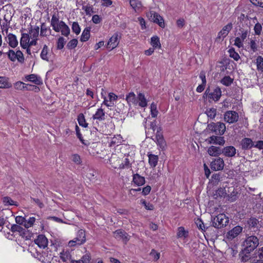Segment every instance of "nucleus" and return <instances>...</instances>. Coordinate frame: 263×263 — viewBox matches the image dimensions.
I'll return each instance as SVG.
<instances>
[{"instance_id": "nucleus-59", "label": "nucleus", "mask_w": 263, "mask_h": 263, "mask_svg": "<svg viewBox=\"0 0 263 263\" xmlns=\"http://www.w3.org/2000/svg\"><path fill=\"white\" fill-rule=\"evenodd\" d=\"M72 30L76 34H78L81 31L80 27L77 22H73L72 25Z\"/></svg>"}, {"instance_id": "nucleus-60", "label": "nucleus", "mask_w": 263, "mask_h": 263, "mask_svg": "<svg viewBox=\"0 0 263 263\" xmlns=\"http://www.w3.org/2000/svg\"><path fill=\"white\" fill-rule=\"evenodd\" d=\"M8 58L11 61H15L16 60V52H14L13 50H9V51L7 53Z\"/></svg>"}, {"instance_id": "nucleus-43", "label": "nucleus", "mask_w": 263, "mask_h": 263, "mask_svg": "<svg viewBox=\"0 0 263 263\" xmlns=\"http://www.w3.org/2000/svg\"><path fill=\"white\" fill-rule=\"evenodd\" d=\"M229 56L234 60L237 61L240 59V56L237 52L235 51L234 48L231 47L228 50Z\"/></svg>"}, {"instance_id": "nucleus-54", "label": "nucleus", "mask_w": 263, "mask_h": 263, "mask_svg": "<svg viewBox=\"0 0 263 263\" xmlns=\"http://www.w3.org/2000/svg\"><path fill=\"white\" fill-rule=\"evenodd\" d=\"M78 44V40L77 39H72L70 40L67 45V47L69 49L74 48Z\"/></svg>"}, {"instance_id": "nucleus-58", "label": "nucleus", "mask_w": 263, "mask_h": 263, "mask_svg": "<svg viewBox=\"0 0 263 263\" xmlns=\"http://www.w3.org/2000/svg\"><path fill=\"white\" fill-rule=\"evenodd\" d=\"M48 29L44 24H42L41 27L40 35L42 36H46L48 35L47 33Z\"/></svg>"}, {"instance_id": "nucleus-10", "label": "nucleus", "mask_w": 263, "mask_h": 263, "mask_svg": "<svg viewBox=\"0 0 263 263\" xmlns=\"http://www.w3.org/2000/svg\"><path fill=\"white\" fill-rule=\"evenodd\" d=\"M119 34L118 33H115L110 38L107 44V48L110 50L115 48L119 44Z\"/></svg>"}, {"instance_id": "nucleus-21", "label": "nucleus", "mask_w": 263, "mask_h": 263, "mask_svg": "<svg viewBox=\"0 0 263 263\" xmlns=\"http://www.w3.org/2000/svg\"><path fill=\"white\" fill-rule=\"evenodd\" d=\"M223 153L226 156L231 157L234 156L236 154V149L234 146H229L224 147L222 151Z\"/></svg>"}, {"instance_id": "nucleus-61", "label": "nucleus", "mask_w": 263, "mask_h": 263, "mask_svg": "<svg viewBox=\"0 0 263 263\" xmlns=\"http://www.w3.org/2000/svg\"><path fill=\"white\" fill-rule=\"evenodd\" d=\"M141 203L144 206L146 210H153L154 209V206L152 204L150 203H147L145 200H141Z\"/></svg>"}, {"instance_id": "nucleus-7", "label": "nucleus", "mask_w": 263, "mask_h": 263, "mask_svg": "<svg viewBox=\"0 0 263 263\" xmlns=\"http://www.w3.org/2000/svg\"><path fill=\"white\" fill-rule=\"evenodd\" d=\"M239 119L238 114L232 110L227 111L224 115V120L229 123L236 122Z\"/></svg>"}, {"instance_id": "nucleus-56", "label": "nucleus", "mask_w": 263, "mask_h": 263, "mask_svg": "<svg viewBox=\"0 0 263 263\" xmlns=\"http://www.w3.org/2000/svg\"><path fill=\"white\" fill-rule=\"evenodd\" d=\"M11 231L12 232H18L20 234L21 232H22L24 231V228L19 225L13 224L11 226Z\"/></svg>"}, {"instance_id": "nucleus-63", "label": "nucleus", "mask_w": 263, "mask_h": 263, "mask_svg": "<svg viewBox=\"0 0 263 263\" xmlns=\"http://www.w3.org/2000/svg\"><path fill=\"white\" fill-rule=\"evenodd\" d=\"M220 180V175L219 174H213L212 176V182L214 184H217Z\"/></svg>"}, {"instance_id": "nucleus-38", "label": "nucleus", "mask_w": 263, "mask_h": 263, "mask_svg": "<svg viewBox=\"0 0 263 263\" xmlns=\"http://www.w3.org/2000/svg\"><path fill=\"white\" fill-rule=\"evenodd\" d=\"M177 236L178 238H186L188 236V231L185 230L183 227H180L178 229Z\"/></svg>"}, {"instance_id": "nucleus-33", "label": "nucleus", "mask_w": 263, "mask_h": 263, "mask_svg": "<svg viewBox=\"0 0 263 263\" xmlns=\"http://www.w3.org/2000/svg\"><path fill=\"white\" fill-rule=\"evenodd\" d=\"M156 140L157 144L161 149H164L166 145V143L163 138V135L161 134H157L156 135Z\"/></svg>"}, {"instance_id": "nucleus-13", "label": "nucleus", "mask_w": 263, "mask_h": 263, "mask_svg": "<svg viewBox=\"0 0 263 263\" xmlns=\"http://www.w3.org/2000/svg\"><path fill=\"white\" fill-rule=\"evenodd\" d=\"M58 31H55L57 32L61 31L62 35L67 36L70 33V29L68 26L62 21H60V23L58 26Z\"/></svg>"}, {"instance_id": "nucleus-42", "label": "nucleus", "mask_w": 263, "mask_h": 263, "mask_svg": "<svg viewBox=\"0 0 263 263\" xmlns=\"http://www.w3.org/2000/svg\"><path fill=\"white\" fill-rule=\"evenodd\" d=\"M227 193L225 188H219L216 191L215 194L214 195L215 198L220 197H224L226 196Z\"/></svg>"}, {"instance_id": "nucleus-29", "label": "nucleus", "mask_w": 263, "mask_h": 263, "mask_svg": "<svg viewBox=\"0 0 263 263\" xmlns=\"http://www.w3.org/2000/svg\"><path fill=\"white\" fill-rule=\"evenodd\" d=\"M239 37L240 40H242L243 41L246 39L248 36H249L250 33V29L249 28H241L239 30Z\"/></svg>"}, {"instance_id": "nucleus-19", "label": "nucleus", "mask_w": 263, "mask_h": 263, "mask_svg": "<svg viewBox=\"0 0 263 263\" xmlns=\"http://www.w3.org/2000/svg\"><path fill=\"white\" fill-rule=\"evenodd\" d=\"M9 79L6 77H0V88L7 89L12 87V84L9 81Z\"/></svg>"}, {"instance_id": "nucleus-20", "label": "nucleus", "mask_w": 263, "mask_h": 263, "mask_svg": "<svg viewBox=\"0 0 263 263\" xmlns=\"http://www.w3.org/2000/svg\"><path fill=\"white\" fill-rule=\"evenodd\" d=\"M27 81L34 83L36 85L42 84V80L41 77L34 74H31L26 76Z\"/></svg>"}, {"instance_id": "nucleus-2", "label": "nucleus", "mask_w": 263, "mask_h": 263, "mask_svg": "<svg viewBox=\"0 0 263 263\" xmlns=\"http://www.w3.org/2000/svg\"><path fill=\"white\" fill-rule=\"evenodd\" d=\"M204 95L208 98L209 101H214L217 102L219 101L221 96V90L219 87L217 86L211 91L210 87L206 88Z\"/></svg>"}, {"instance_id": "nucleus-55", "label": "nucleus", "mask_w": 263, "mask_h": 263, "mask_svg": "<svg viewBox=\"0 0 263 263\" xmlns=\"http://www.w3.org/2000/svg\"><path fill=\"white\" fill-rule=\"evenodd\" d=\"M254 30L256 35H260L262 31L261 25L259 23H256L254 26Z\"/></svg>"}, {"instance_id": "nucleus-32", "label": "nucleus", "mask_w": 263, "mask_h": 263, "mask_svg": "<svg viewBox=\"0 0 263 263\" xmlns=\"http://www.w3.org/2000/svg\"><path fill=\"white\" fill-rule=\"evenodd\" d=\"M40 28L39 26H36L34 28L31 27L29 30V36L30 39H37L39 34Z\"/></svg>"}, {"instance_id": "nucleus-23", "label": "nucleus", "mask_w": 263, "mask_h": 263, "mask_svg": "<svg viewBox=\"0 0 263 263\" xmlns=\"http://www.w3.org/2000/svg\"><path fill=\"white\" fill-rule=\"evenodd\" d=\"M126 100L129 105H136L138 104L137 98L134 92H130L126 95Z\"/></svg>"}, {"instance_id": "nucleus-40", "label": "nucleus", "mask_w": 263, "mask_h": 263, "mask_svg": "<svg viewBox=\"0 0 263 263\" xmlns=\"http://www.w3.org/2000/svg\"><path fill=\"white\" fill-rule=\"evenodd\" d=\"M233 80L230 76H225L220 80V83L223 85L229 86L233 83Z\"/></svg>"}, {"instance_id": "nucleus-11", "label": "nucleus", "mask_w": 263, "mask_h": 263, "mask_svg": "<svg viewBox=\"0 0 263 263\" xmlns=\"http://www.w3.org/2000/svg\"><path fill=\"white\" fill-rule=\"evenodd\" d=\"M242 231V228L240 226H236L229 231L227 234V237L230 240H232L237 237Z\"/></svg>"}, {"instance_id": "nucleus-16", "label": "nucleus", "mask_w": 263, "mask_h": 263, "mask_svg": "<svg viewBox=\"0 0 263 263\" xmlns=\"http://www.w3.org/2000/svg\"><path fill=\"white\" fill-rule=\"evenodd\" d=\"M241 144L243 149H251L254 146V142L251 139L248 138H243L241 140Z\"/></svg>"}, {"instance_id": "nucleus-51", "label": "nucleus", "mask_w": 263, "mask_h": 263, "mask_svg": "<svg viewBox=\"0 0 263 263\" xmlns=\"http://www.w3.org/2000/svg\"><path fill=\"white\" fill-rule=\"evenodd\" d=\"M258 223V220L255 218H251L248 221V224L249 225V227L251 228H255L257 227Z\"/></svg>"}, {"instance_id": "nucleus-12", "label": "nucleus", "mask_w": 263, "mask_h": 263, "mask_svg": "<svg viewBox=\"0 0 263 263\" xmlns=\"http://www.w3.org/2000/svg\"><path fill=\"white\" fill-rule=\"evenodd\" d=\"M109 160L110 164L115 168H119L120 163L122 161L120 157L116 154H112Z\"/></svg>"}, {"instance_id": "nucleus-5", "label": "nucleus", "mask_w": 263, "mask_h": 263, "mask_svg": "<svg viewBox=\"0 0 263 263\" xmlns=\"http://www.w3.org/2000/svg\"><path fill=\"white\" fill-rule=\"evenodd\" d=\"M86 241L85 232L83 230H80L78 232L77 237L73 240L68 242L70 247H74L76 245H81L84 243Z\"/></svg>"}, {"instance_id": "nucleus-27", "label": "nucleus", "mask_w": 263, "mask_h": 263, "mask_svg": "<svg viewBox=\"0 0 263 263\" xmlns=\"http://www.w3.org/2000/svg\"><path fill=\"white\" fill-rule=\"evenodd\" d=\"M130 5L136 12L140 11L142 8V4L139 0H130Z\"/></svg>"}, {"instance_id": "nucleus-47", "label": "nucleus", "mask_w": 263, "mask_h": 263, "mask_svg": "<svg viewBox=\"0 0 263 263\" xmlns=\"http://www.w3.org/2000/svg\"><path fill=\"white\" fill-rule=\"evenodd\" d=\"M196 224L199 229L202 231H205L208 227H205L203 221L200 218H197L195 221Z\"/></svg>"}, {"instance_id": "nucleus-15", "label": "nucleus", "mask_w": 263, "mask_h": 263, "mask_svg": "<svg viewBox=\"0 0 263 263\" xmlns=\"http://www.w3.org/2000/svg\"><path fill=\"white\" fill-rule=\"evenodd\" d=\"M7 38L9 45L12 48H15L18 45V41L16 36L14 34L9 33Z\"/></svg>"}, {"instance_id": "nucleus-25", "label": "nucleus", "mask_w": 263, "mask_h": 263, "mask_svg": "<svg viewBox=\"0 0 263 263\" xmlns=\"http://www.w3.org/2000/svg\"><path fill=\"white\" fill-rule=\"evenodd\" d=\"M208 153L210 156H216L222 153V150L219 147L211 146L208 148Z\"/></svg>"}, {"instance_id": "nucleus-46", "label": "nucleus", "mask_w": 263, "mask_h": 263, "mask_svg": "<svg viewBox=\"0 0 263 263\" xmlns=\"http://www.w3.org/2000/svg\"><path fill=\"white\" fill-rule=\"evenodd\" d=\"M82 9L85 11L87 15H91L94 13L92 6L89 5L83 6Z\"/></svg>"}, {"instance_id": "nucleus-24", "label": "nucleus", "mask_w": 263, "mask_h": 263, "mask_svg": "<svg viewBox=\"0 0 263 263\" xmlns=\"http://www.w3.org/2000/svg\"><path fill=\"white\" fill-rule=\"evenodd\" d=\"M133 181L138 186H141L145 183L144 177L141 176L138 174H136L133 175Z\"/></svg>"}, {"instance_id": "nucleus-8", "label": "nucleus", "mask_w": 263, "mask_h": 263, "mask_svg": "<svg viewBox=\"0 0 263 263\" xmlns=\"http://www.w3.org/2000/svg\"><path fill=\"white\" fill-rule=\"evenodd\" d=\"M224 161L221 158L214 159L211 163V168L214 171H220L223 168Z\"/></svg>"}, {"instance_id": "nucleus-35", "label": "nucleus", "mask_w": 263, "mask_h": 263, "mask_svg": "<svg viewBox=\"0 0 263 263\" xmlns=\"http://www.w3.org/2000/svg\"><path fill=\"white\" fill-rule=\"evenodd\" d=\"M28 86H30L31 85L25 84L21 81H18L14 84V88L16 90H23L25 89L26 90H29L30 89L28 88Z\"/></svg>"}, {"instance_id": "nucleus-49", "label": "nucleus", "mask_w": 263, "mask_h": 263, "mask_svg": "<svg viewBox=\"0 0 263 263\" xmlns=\"http://www.w3.org/2000/svg\"><path fill=\"white\" fill-rule=\"evenodd\" d=\"M131 164L130 163V161L129 159L127 158H125L124 161H121L120 163L119 168L123 169L124 168H129L130 167Z\"/></svg>"}, {"instance_id": "nucleus-57", "label": "nucleus", "mask_w": 263, "mask_h": 263, "mask_svg": "<svg viewBox=\"0 0 263 263\" xmlns=\"http://www.w3.org/2000/svg\"><path fill=\"white\" fill-rule=\"evenodd\" d=\"M65 39L63 37H60L58 39L57 42V49H62L63 48L64 45L65 44Z\"/></svg>"}, {"instance_id": "nucleus-26", "label": "nucleus", "mask_w": 263, "mask_h": 263, "mask_svg": "<svg viewBox=\"0 0 263 263\" xmlns=\"http://www.w3.org/2000/svg\"><path fill=\"white\" fill-rule=\"evenodd\" d=\"M148 163L152 167H155L157 165L158 156L153 154H148Z\"/></svg>"}, {"instance_id": "nucleus-50", "label": "nucleus", "mask_w": 263, "mask_h": 263, "mask_svg": "<svg viewBox=\"0 0 263 263\" xmlns=\"http://www.w3.org/2000/svg\"><path fill=\"white\" fill-rule=\"evenodd\" d=\"M151 112L152 117L155 118L157 116L158 111L157 109V105L154 102H153L151 105Z\"/></svg>"}, {"instance_id": "nucleus-17", "label": "nucleus", "mask_w": 263, "mask_h": 263, "mask_svg": "<svg viewBox=\"0 0 263 263\" xmlns=\"http://www.w3.org/2000/svg\"><path fill=\"white\" fill-rule=\"evenodd\" d=\"M209 143L211 144H219L222 145L225 143V140L223 137H218L212 136L209 138Z\"/></svg>"}, {"instance_id": "nucleus-53", "label": "nucleus", "mask_w": 263, "mask_h": 263, "mask_svg": "<svg viewBox=\"0 0 263 263\" xmlns=\"http://www.w3.org/2000/svg\"><path fill=\"white\" fill-rule=\"evenodd\" d=\"M35 220V218L34 217H30L28 220H26L25 223V227L26 228H29L30 227H31Z\"/></svg>"}, {"instance_id": "nucleus-44", "label": "nucleus", "mask_w": 263, "mask_h": 263, "mask_svg": "<svg viewBox=\"0 0 263 263\" xmlns=\"http://www.w3.org/2000/svg\"><path fill=\"white\" fill-rule=\"evenodd\" d=\"M48 48L47 45H45L43 47V48L42 50L41 53V58L45 61H49V58L48 56Z\"/></svg>"}, {"instance_id": "nucleus-52", "label": "nucleus", "mask_w": 263, "mask_h": 263, "mask_svg": "<svg viewBox=\"0 0 263 263\" xmlns=\"http://www.w3.org/2000/svg\"><path fill=\"white\" fill-rule=\"evenodd\" d=\"M229 33L227 32L226 31L223 30L222 29L218 32L217 37L216 38L217 40H223L224 37H226Z\"/></svg>"}, {"instance_id": "nucleus-22", "label": "nucleus", "mask_w": 263, "mask_h": 263, "mask_svg": "<svg viewBox=\"0 0 263 263\" xmlns=\"http://www.w3.org/2000/svg\"><path fill=\"white\" fill-rule=\"evenodd\" d=\"M138 105L142 108L147 106V101L144 94L139 93L137 96Z\"/></svg>"}, {"instance_id": "nucleus-36", "label": "nucleus", "mask_w": 263, "mask_h": 263, "mask_svg": "<svg viewBox=\"0 0 263 263\" xmlns=\"http://www.w3.org/2000/svg\"><path fill=\"white\" fill-rule=\"evenodd\" d=\"M151 44L154 48H161L159 38L157 36H154L151 37Z\"/></svg>"}, {"instance_id": "nucleus-31", "label": "nucleus", "mask_w": 263, "mask_h": 263, "mask_svg": "<svg viewBox=\"0 0 263 263\" xmlns=\"http://www.w3.org/2000/svg\"><path fill=\"white\" fill-rule=\"evenodd\" d=\"M122 141V138L121 135H117V136H115L114 137L111 138L109 142L110 146H111L116 144L119 145V144L121 143Z\"/></svg>"}, {"instance_id": "nucleus-37", "label": "nucleus", "mask_w": 263, "mask_h": 263, "mask_svg": "<svg viewBox=\"0 0 263 263\" xmlns=\"http://www.w3.org/2000/svg\"><path fill=\"white\" fill-rule=\"evenodd\" d=\"M250 253L245 252V249L240 253L239 256L241 261L242 262H247L251 259Z\"/></svg>"}, {"instance_id": "nucleus-4", "label": "nucleus", "mask_w": 263, "mask_h": 263, "mask_svg": "<svg viewBox=\"0 0 263 263\" xmlns=\"http://www.w3.org/2000/svg\"><path fill=\"white\" fill-rule=\"evenodd\" d=\"M209 129L217 135H222L226 131V125L223 123L217 122L208 125Z\"/></svg>"}, {"instance_id": "nucleus-14", "label": "nucleus", "mask_w": 263, "mask_h": 263, "mask_svg": "<svg viewBox=\"0 0 263 263\" xmlns=\"http://www.w3.org/2000/svg\"><path fill=\"white\" fill-rule=\"evenodd\" d=\"M35 243L40 248H45L47 246L48 240L46 237L43 235H40L37 238L34 240Z\"/></svg>"}, {"instance_id": "nucleus-9", "label": "nucleus", "mask_w": 263, "mask_h": 263, "mask_svg": "<svg viewBox=\"0 0 263 263\" xmlns=\"http://www.w3.org/2000/svg\"><path fill=\"white\" fill-rule=\"evenodd\" d=\"M114 236L118 240H122L126 242L129 240V236L124 231L117 230L114 232Z\"/></svg>"}, {"instance_id": "nucleus-39", "label": "nucleus", "mask_w": 263, "mask_h": 263, "mask_svg": "<svg viewBox=\"0 0 263 263\" xmlns=\"http://www.w3.org/2000/svg\"><path fill=\"white\" fill-rule=\"evenodd\" d=\"M3 201L5 205H18L16 201L13 200L10 197L8 196L4 197L3 198Z\"/></svg>"}, {"instance_id": "nucleus-34", "label": "nucleus", "mask_w": 263, "mask_h": 263, "mask_svg": "<svg viewBox=\"0 0 263 263\" xmlns=\"http://www.w3.org/2000/svg\"><path fill=\"white\" fill-rule=\"evenodd\" d=\"M90 27H86L85 28L81 35L80 40L81 42H86L88 40L90 37Z\"/></svg>"}, {"instance_id": "nucleus-62", "label": "nucleus", "mask_w": 263, "mask_h": 263, "mask_svg": "<svg viewBox=\"0 0 263 263\" xmlns=\"http://www.w3.org/2000/svg\"><path fill=\"white\" fill-rule=\"evenodd\" d=\"M17 60L20 63H23L24 58L22 52L20 50H17L16 52V60Z\"/></svg>"}, {"instance_id": "nucleus-45", "label": "nucleus", "mask_w": 263, "mask_h": 263, "mask_svg": "<svg viewBox=\"0 0 263 263\" xmlns=\"http://www.w3.org/2000/svg\"><path fill=\"white\" fill-rule=\"evenodd\" d=\"M78 121L80 126L84 127H86L87 126L88 124L86 122L85 117L83 114L79 115L78 117Z\"/></svg>"}, {"instance_id": "nucleus-41", "label": "nucleus", "mask_w": 263, "mask_h": 263, "mask_svg": "<svg viewBox=\"0 0 263 263\" xmlns=\"http://www.w3.org/2000/svg\"><path fill=\"white\" fill-rule=\"evenodd\" d=\"M256 60L257 70L261 72H263V58L259 55L257 57Z\"/></svg>"}, {"instance_id": "nucleus-3", "label": "nucleus", "mask_w": 263, "mask_h": 263, "mask_svg": "<svg viewBox=\"0 0 263 263\" xmlns=\"http://www.w3.org/2000/svg\"><path fill=\"white\" fill-rule=\"evenodd\" d=\"M229 223V218L224 214H220L212 220L213 226L217 229H220Z\"/></svg>"}, {"instance_id": "nucleus-28", "label": "nucleus", "mask_w": 263, "mask_h": 263, "mask_svg": "<svg viewBox=\"0 0 263 263\" xmlns=\"http://www.w3.org/2000/svg\"><path fill=\"white\" fill-rule=\"evenodd\" d=\"M105 112L102 108H99L97 110L96 114L93 115L92 118L93 119L102 121L105 120Z\"/></svg>"}, {"instance_id": "nucleus-48", "label": "nucleus", "mask_w": 263, "mask_h": 263, "mask_svg": "<svg viewBox=\"0 0 263 263\" xmlns=\"http://www.w3.org/2000/svg\"><path fill=\"white\" fill-rule=\"evenodd\" d=\"M216 111H217L215 108H211L206 110V114L208 117L213 119L216 115Z\"/></svg>"}, {"instance_id": "nucleus-18", "label": "nucleus", "mask_w": 263, "mask_h": 263, "mask_svg": "<svg viewBox=\"0 0 263 263\" xmlns=\"http://www.w3.org/2000/svg\"><path fill=\"white\" fill-rule=\"evenodd\" d=\"M30 37L28 33H23L22 34V37L20 41V45L22 48L26 49L28 47Z\"/></svg>"}, {"instance_id": "nucleus-30", "label": "nucleus", "mask_w": 263, "mask_h": 263, "mask_svg": "<svg viewBox=\"0 0 263 263\" xmlns=\"http://www.w3.org/2000/svg\"><path fill=\"white\" fill-rule=\"evenodd\" d=\"M59 17L55 14H53L51 20V26L54 31H58V26L60 24Z\"/></svg>"}, {"instance_id": "nucleus-64", "label": "nucleus", "mask_w": 263, "mask_h": 263, "mask_svg": "<svg viewBox=\"0 0 263 263\" xmlns=\"http://www.w3.org/2000/svg\"><path fill=\"white\" fill-rule=\"evenodd\" d=\"M15 221L18 224L23 225L25 227L26 219L22 216H18L15 217Z\"/></svg>"}, {"instance_id": "nucleus-6", "label": "nucleus", "mask_w": 263, "mask_h": 263, "mask_svg": "<svg viewBox=\"0 0 263 263\" xmlns=\"http://www.w3.org/2000/svg\"><path fill=\"white\" fill-rule=\"evenodd\" d=\"M149 20L158 24L161 28L165 27L164 20L161 16L154 11H151L147 14Z\"/></svg>"}, {"instance_id": "nucleus-1", "label": "nucleus", "mask_w": 263, "mask_h": 263, "mask_svg": "<svg viewBox=\"0 0 263 263\" xmlns=\"http://www.w3.org/2000/svg\"><path fill=\"white\" fill-rule=\"evenodd\" d=\"M259 245V239L257 236L253 235L248 236L244 242L245 252L250 253L253 251Z\"/></svg>"}]
</instances>
